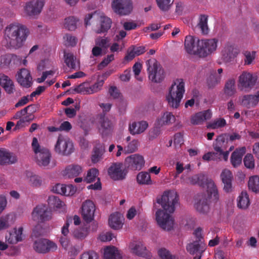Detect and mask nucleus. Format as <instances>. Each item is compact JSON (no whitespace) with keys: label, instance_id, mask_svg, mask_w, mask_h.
Wrapping results in <instances>:
<instances>
[{"label":"nucleus","instance_id":"1","mask_svg":"<svg viewBox=\"0 0 259 259\" xmlns=\"http://www.w3.org/2000/svg\"><path fill=\"white\" fill-rule=\"evenodd\" d=\"M178 201L179 195L174 191L165 192L161 198L157 200V203L161 204L163 209H159L156 212V220L162 229L169 231L173 228L174 220L170 214L174 212Z\"/></svg>","mask_w":259,"mask_h":259},{"label":"nucleus","instance_id":"2","mask_svg":"<svg viewBox=\"0 0 259 259\" xmlns=\"http://www.w3.org/2000/svg\"><path fill=\"white\" fill-rule=\"evenodd\" d=\"M5 33L8 38V44L10 48L18 49L26 40L29 31L24 25L18 23H12L7 26Z\"/></svg>","mask_w":259,"mask_h":259},{"label":"nucleus","instance_id":"3","mask_svg":"<svg viewBox=\"0 0 259 259\" xmlns=\"http://www.w3.org/2000/svg\"><path fill=\"white\" fill-rule=\"evenodd\" d=\"M185 83L182 78L176 79L171 84L166 100L169 106L177 108L185 93Z\"/></svg>","mask_w":259,"mask_h":259},{"label":"nucleus","instance_id":"4","mask_svg":"<svg viewBox=\"0 0 259 259\" xmlns=\"http://www.w3.org/2000/svg\"><path fill=\"white\" fill-rule=\"evenodd\" d=\"M32 150L34 153L36 163L40 167L47 166L51 160V154L50 151L40 146L36 138L34 137L31 143Z\"/></svg>","mask_w":259,"mask_h":259},{"label":"nucleus","instance_id":"5","mask_svg":"<svg viewBox=\"0 0 259 259\" xmlns=\"http://www.w3.org/2000/svg\"><path fill=\"white\" fill-rule=\"evenodd\" d=\"M149 78L154 82H160L164 78V71L155 59H151L146 62Z\"/></svg>","mask_w":259,"mask_h":259},{"label":"nucleus","instance_id":"6","mask_svg":"<svg viewBox=\"0 0 259 259\" xmlns=\"http://www.w3.org/2000/svg\"><path fill=\"white\" fill-rule=\"evenodd\" d=\"M55 150L59 154L69 155L74 150L73 143L68 137L59 135L55 146Z\"/></svg>","mask_w":259,"mask_h":259},{"label":"nucleus","instance_id":"7","mask_svg":"<svg viewBox=\"0 0 259 259\" xmlns=\"http://www.w3.org/2000/svg\"><path fill=\"white\" fill-rule=\"evenodd\" d=\"M31 217L33 221L44 223L52 219V212L46 205L41 204L33 208Z\"/></svg>","mask_w":259,"mask_h":259},{"label":"nucleus","instance_id":"8","mask_svg":"<svg viewBox=\"0 0 259 259\" xmlns=\"http://www.w3.org/2000/svg\"><path fill=\"white\" fill-rule=\"evenodd\" d=\"M111 6L113 12L120 16L129 15L133 8L131 0H112Z\"/></svg>","mask_w":259,"mask_h":259},{"label":"nucleus","instance_id":"9","mask_svg":"<svg viewBox=\"0 0 259 259\" xmlns=\"http://www.w3.org/2000/svg\"><path fill=\"white\" fill-rule=\"evenodd\" d=\"M197 176L199 177L198 185L202 187L206 186L207 193L212 196L214 200L218 201L219 194L214 182L211 179H207L206 176L203 174H198Z\"/></svg>","mask_w":259,"mask_h":259},{"label":"nucleus","instance_id":"10","mask_svg":"<svg viewBox=\"0 0 259 259\" xmlns=\"http://www.w3.org/2000/svg\"><path fill=\"white\" fill-rule=\"evenodd\" d=\"M257 78L252 73L244 71L239 77L238 87L243 91H249L255 84Z\"/></svg>","mask_w":259,"mask_h":259},{"label":"nucleus","instance_id":"11","mask_svg":"<svg viewBox=\"0 0 259 259\" xmlns=\"http://www.w3.org/2000/svg\"><path fill=\"white\" fill-rule=\"evenodd\" d=\"M218 40L216 38L201 39L200 41L199 56L205 57L214 52L218 46Z\"/></svg>","mask_w":259,"mask_h":259},{"label":"nucleus","instance_id":"12","mask_svg":"<svg viewBox=\"0 0 259 259\" xmlns=\"http://www.w3.org/2000/svg\"><path fill=\"white\" fill-rule=\"evenodd\" d=\"M98 129L102 137L109 135L113 129L112 122L106 116L105 113L98 114L96 118Z\"/></svg>","mask_w":259,"mask_h":259},{"label":"nucleus","instance_id":"13","mask_svg":"<svg viewBox=\"0 0 259 259\" xmlns=\"http://www.w3.org/2000/svg\"><path fill=\"white\" fill-rule=\"evenodd\" d=\"M105 78H98L97 81L93 85L88 86L85 83H82L75 88L74 91L82 94H92L101 90L104 83Z\"/></svg>","mask_w":259,"mask_h":259},{"label":"nucleus","instance_id":"14","mask_svg":"<svg viewBox=\"0 0 259 259\" xmlns=\"http://www.w3.org/2000/svg\"><path fill=\"white\" fill-rule=\"evenodd\" d=\"M33 248L38 253H46L56 250L57 245L55 243L48 239H40L34 241Z\"/></svg>","mask_w":259,"mask_h":259},{"label":"nucleus","instance_id":"15","mask_svg":"<svg viewBox=\"0 0 259 259\" xmlns=\"http://www.w3.org/2000/svg\"><path fill=\"white\" fill-rule=\"evenodd\" d=\"M44 4V0H32L26 3L25 12L28 16L34 17L41 13Z\"/></svg>","mask_w":259,"mask_h":259},{"label":"nucleus","instance_id":"16","mask_svg":"<svg viewBox=\"0 0 259 259\" xmlns=\"http://www.w3.org/2000/svg\"><path fill=\"white\" fill-rule=\"evenodd\" d=\"M124 163L126 166L132 170H140L144 165L145 160L142 155L135 154L127 157Z\"/></svg>","mask_w":259,"mask_h":259},{"label":"nucleus","instance_id":"17","mask_svg":"<svg viewBox=\"0 0 259 259\" xmlns=\"http://www.w3.org/2000/svg\"><path fill=\"white\" fill-rule=\"evenodd\" d=\"M200 40L191 35L186 36L185 39L186 51L189 54L199 55Z\"/></svg>","mask_w":259,"mask_h":259},{"label":"nucleus","instance_id":"18","mask_svg":"<svg viewBox=\"0 0 259 259\" xmlns=\"http://www.w3.org/2000/svg\"><path fill=\"white\" fill-rule=\"evenodd\" d=\"M211 197L213 200L212 196L210 194L206 195L205 194H201L198 196V200L195 203L194 206L196 210L200 213L206 214L209 211V200ZM215 201H216L215 200Z\"/></svg>","mask_w":259,"mask_h":259},{"label":"nucleus","instance_id":"19","mask_svg":"<svg viewBox=\"0 0 259 259\" xmlns=\"http://www.w3.org/2000/svg\"><path fill=\"white\" fill-rule=\"evenodd\" d=\"M21 58L13 54H7L0 57V66L3 68L18 65L21 63Z\"/></svg>","mask_w":259,"mask_h":259},{"label":"nucleus","instance_id":"20","mask_svg":"<svg viewBox=\"0 0 259 259\" xmlns=\"http://www.w3.org/2000/svg\"><path fill=\"white\" fill-rule=\"evenodd\" d=\"M95 206L94 203L90 200H86L82 205V215L87 223L91 222L94 219Z\"/></svg>","mask_w":259,"mask_h":259},{"label":"nucleus","instance_id":"21","mask_svg":"<svg viewBox=\"0 0 259 259\" xmlns=\"http://www.w3.org/2000/svg\"><path fill=\"white\" fill-rule=\"evenodd\" d=\"M122 164L121 163H114L108 169V174L110 178L114 180H122L125 179L126 172L122 169Z\"/></svg>","mask_w":259,"mask_h":259},{"label":"nucleus","instance_id":"22","mask_svg":"<svg viewBox=\"0 0 259 259\" xmlns=\"http://www.w3.org/2000/svg\"><path fill=\"white\" fill-rule=\"evenodd\" d=\"M32 77L28 70L23 68L18 72L17 80L19 83L23 87L28 88L32 84Z\"/></svg>","mask_w":259,"mask_h":259},{"label":"nucleus","instance_id":"23","mask_svg":"<svg viewBox=\"0 0 259 259\" xmlns=\"http://www.w3.org/2000/svg\"><path fill=\"white\" fill-rule=\"evenodd\" d=\"M221 178L224 184V190L227 193L231 192L233 190L232 180L233 176L231 171L225 169L223 170L221 174Z\"/></svg>","mask_w":259,"mask_h":259},{"label":"nucleus","instance_id":"24","mask_svg":"<svg viewBox=\"0 0 259 259\" xmlns=\"http://www.w3.org/2000/svg\"><path fill=\"white\" fill-rule=\"evenodd\" d=\"M222 53L224 59L226 61H229L237 56L238 50L233 44L228 42L225 45Z\"/></svg>","mask_w":259,"mask_h":259},{"label":"nucleus","instance_id":"25","mask_svg":"<svg viewBox=\"0 0 259 259\" xmlns=\"http://www.w3.org/2000/svg\"><path fill=\"white\" fill-rule=\"evenodd\" d=\"M16 156L6 149H0V164L5 165L15 163L17 162Z\"/></svg>","mask_w":259,"mask_h":259},{"label":"nucleus","instance_id":"26","mask_svg":"<svg viewBox=\"0 0 259 259\" xmlns=\"http://www.w3.org/2000/svg\"><path fill=\"white\" fill-rule=\"evenodd\" d=\"M211 117V112L209 110L196 113L191 118V122L194 125L202 124L204 121L210 119Z\"/></svg>","mask_w":259,"mask_h":259},{"label":"nucleus","instance_id":"27","mask_svg":"<svg viewBox=\"0 0 259 259\" xmlns=\"http://www.w3.org/2000/svg\"><path fill=\"white\" fill-rule=\"evenodd\" d=\"M259 102V91L256 95H246L242 97L241 104L247 108L254 107Z\"/></svg>","mask_w":259,"mask_h":259},{"label":"nucleus","instance_id":"28","mask_svg":"<svg viewBox=\"0 0 259 259\" xmlns=\"http://www.w3.org/2000/svg\"><path fill=\"white\" fill-rule=\"evenodd\" d=\"M82 171V168L78 164L68 165L63 171V175L67 178H73L78 176Z\"/></svg>","mask_w":259,"mask_h":259},{"label":"nucleus","instance_id":"29","mask_svg":"<svg viewBox=\"0 0 259 259\" xmlns=\"http://www.w3.org/2000/svg\"><path fill=\"white\" fill-rule=\"evenodd\" d=\"M123 220V216L119 212H115L110 215L109 218V225L113 229H119L122 227Z\"/></svg>","mask_w":259,"mask_h":259},{"label":"nucleus","instance_id":"30","mask_svg":"<svg viewBox=\"0 0 259 259\" xmlns=\"http://www.w3.org/2000/svg\"><path fill=\"white\" fill-rule=\"evenodd\" d=\"M0 85L8 94L14 93L15 86L13 81L9 76L3 73L0 74Z\"/></svg>","mask_w":259,"mask_h":259},{"label":"nucleus","instance_id":"31","mask_svg":"<svg viewBox=\"0 0 259 259\" xmlns=\"http://www.w3.org/2000/svg\"><path fill=\"white\" fill-rule=\"evenodd\" d=\"M246 152V148L242 147L236 149L231 154V162L234 167H238L242 162L243 155Z\"/></svg>","mask_w":259,"mask_h":259},{"label":"nucleus","instance_id":"32","mask_svg":"<svg viewBox=\"0 0 259 259\" xmlns=\"http://www.w3.org/2000/svg\"><path fill=\"white\" fill-rule=\"evenodd\" d=\"M146 121L134 122L129 125V131L132 135L140 134L144 132L148 127Z\"/></svg>","mask_w":259,"mask_h":259},{"label":"nucleus","instance_id":"33","mask_svg":"<svg viewBox=\"0 0 259 259\" xmlns=\"http://www.w3.org/2000/svg\"><path fill=\"white\" fill-rule=\"evenodd\" d=\"M130 247L132 252L138 256H145L147 255L146 247L141 242H133L130 244Z\"/></svg>","mask_w":259,"mask_h":259},{"label":"nucleus","instance_id":"34","mask_svg":"<svg viewBox=\"0 0 259 259\" xmlns=\"http://www.w3.org/2000/svg\"><path fill=\"white\" fill-rule=\"evenodd\" d=\"M104 257L106 259H121L119 251L114 246H107L104 249Z\"/></svg>","mask_w":259,"mask_h":259},{"label":"nucleus","instance_id":"35","mask_svg":"<svg viewBox=\"0 0 259 259\" xmlns=\"http://www.w3.org/2000/svg\"><path fill=\"white\" fill-rule=\"evenodd\" d=\"M235 83V80L233 78H230L227 80L224 88V92L226 96L231 97L236 94Z\"/></svg>","mask_w":259,"mask_h":259},{"label":"nucleus","instance_id":"36","mask_svg":"<svg viewBox=\"0 0 259 259\" xmlns=\"http://www.w3.org/2000/svg\"><path fill=\"white\" fill-rule=\"evenodd\" d=\"M176 120L175 116L168 112H165L160 119L157 121V125L162 126L164 125H170L174 123Z\"/></svg>","mask_w":259,"mask_h":259},{"label":"nucleus","instance_id":"37","mask_svg":"<svg viewBox=\"0 0 259 259\" xmlns=\"http://www.w3.org/2000/svg\"><path fill=\"white\" fill-rule=\"evenodd\" d=\"M237 206L238 208L245 209L250 205L249 196L246 191H242L237 198Z\"/></svg>","mask_w":259,"mask_h":259},{"label":"nucleus","instance_id":"38","mask_svg":"<svg viewBox=\"0 0 259 259\" xmlns=\"http://www.w3.org/2000/svg\"><path fill=\"white\" fill-rule=\"evenodd\" d=\"M48 205L50 208L54 209L61 208L64 205V202L56 196H50L48 199Z\"/></svg>","mask_w":259,"mask_h":259},{"label":"nucleus","instance_id":"39","mask_svg":"<svg viewBox=\"0 0 259 259\" xmlns=\"http://www.w3.org/2000/svg\"><path fill=\"white\" fill-rule=\"evenodd\" d=\"M137 182L141 185H151L152 181L151 179L150 174L145 171L139 172L137 176Z\"/></svg>","mask_w":259,"mask_h":259},{"label":"nucleus","instance_id":"40","mask_svg":"<svg viewBox=\"0 0 259 259\" xmlns=\"http://www.w3.org/2000/svg\"><path fill=\"white\" fill-rule=\"evenodd\" d=\"M100 23V28L97 31V33L107 32L111 27L112 21L109 17L104 16L101 17Z\"/></svg>","mask_w":259,"mask_h":259},{"label":"nucleus","instance_id":"41","mask_svg":"<svg viewBox=\"0 0 259 259\" xmlns=\"http://www.w3.org/2000/svg\"><path fill=\"white\" fill-rule=\"evenodd\" d=\"M104 151V147L101 144H98L94 148L93 154L92 156V161L93 163L98 162L101 158Z\"/></svg>","mask_w":259,"mask_h":259},{"label":"nucleus","instance_id":"42","mask_svg":"<svg viewBox=\"0 0 259 259\" xmlns=\"http://www.w3.org/2000/svg\"><path fill=\"white\" fill-rule=\"evenodd\" d=\"M23 228L20 227L18 230H15L13 233H10V237L8 242L11 244H16L22 240Z\"/></svg>","mask_w":259,"mask_h":259},{"label":"nucleus","instance_id":"43","mask_svg":"<svg viewBox=\"0 0 259 259\" xmlns=\"http://www.w3.org/2000/svg\"><path fill=\"white\" fill-rule=\"evenodd\" d=\"M249 189L254 192H259V176H253L250 177L248 183Z\"/></svg>","mask_w":259,"mask_h":259},{"label":"nucleus","instance_id":"44","mask_svg":"<svg viewBox=\"0 0 259 259\" xmlns=\"http://www.w3.org/2000/svg\"><path fill=\"white\" fill-rule=\"evenodd\" d=\"M207 21L208 17L207 16L205 15H200L198 26L201 29L202 33L204 34H206L208 32Z\"/></svg>","mask_w":259,"mask_h":259},{"label":"nucleus","instance_id":"45","mask_svg":"<svg viewBox=\"0 0 259 259\" xmlns=\"http://www.w3.org/2000/svg\"><path fill=\"white\" fill-rule=\"evenodd\" d=\"M64 58L65 63L69 68L72 69H76V58L74 57L73 54L71 53L65 54Z\"/></svg>","mask_w":259,"mask_h":259},{"label":"nucleus","instance_id":"46","mask_svg":"<svg viewBox=\"0 0 259 259\" xmlns=\"http://www.w3.org/2000/svg\"><path fill=\"white\" fill-rule=\"evenodd\" d=\"M77 21V20L74 17H69L65 19L64 27L68 30H74L76 28Z\"/></svg>","mask_w":259,"mask_h":259},{"label":"nucleus","instance_id":"47","mask_svg":"<svg viewBox=\"0 0 259 259\" xmlns=\"http://www.w3.org/2000/svg\"><path fill=\"white\" fill-rule=\"evenodd\" d=\"M99 174L98 170L97 168H93L90 169L87 174V176L83 181L87 183H90L95 181Z\"/></svg>","mask_w":259,"mask_h":259},{"label":"nucleus","instance_id":"48","mask_svg":"<svg viewBox=\"0 0 259 259\" xmlns=\"http://www.w3.org/2000/svg\"><path fill=\"white\" fill-rule=\"evenodd\" d=\"M200 244L199 242L197 241H194L193 243H191L189 244L186 247L187 251L192 254H194L197 253H202L203 252V250H200Z\"/></svg>","mask_w":259,"mask_h":259},{"label":"nucleus","instance_id":"49","mask_svg":"<svg viewBox=\"0 0 259 259\" xmlns=\"http://www.w3.org/2000/svg\"><path fill=\"white\" fill-rule=\"evenodd\" d=\"M88 235V230L86 228L77 229L74 230L73 232V236L77 239H83L86 237Z\"/></svg>","mask_w":259,"mask_h":259},{"label":"nucleus","instance_id":"50","mask_svg":"<svg viewBox=\"0 0 259 259\" xmlns=\"http://www.w3.org/2000/svg\"><path fill=\"white\" fill-rule=\"evenodd\" d=\"M226 121L224 118H219L207 125L208 128L215 129L219 127H224L226 125Z\"/></svg>","mask_w":259,"mask_h":259},{"label":"nucleus","instance_id":"51","mask_svg":"<svg viewBox=\"0 0 259 259\" xmlns=\"http://www.w3.org/2000/svg\"><path fill=\"white\" fill-rule=\"evenodd\" d=\"M221 76L216 74H211L207 79V84L209 88H213L218 84L221 80Z\"/></svg>","mask_w":259,"mask_h":259},{"label":"nucleus","instance_id":"52","mask_svg":"<svg viewBox=\"0 0 259 259\" xmlns=\"http://www.w3.org/2000/svg\"><path fill=\"white\" fill-rule=\"evenodd\" d=\"M63 39L64 40L65 45L66 46L73 47L75 46L77 43L76 38L69 34H66L63 36Z\"/></svg>","mask_w":259,"mask_h":259},{"label":"nucleus","instance_id":"53","mask_svg":"<svg viewBox=\"0 0 259 259\" xmlns=\"http://www.w3.org/2000/svg\"><path fill=\"white\" fill-rule=\"evenodd\" d=\"M109 42L110 39L108 37H99L95 40L96 45L103 49L108 48Z\"/></svg>","mask_w":259,"mask_h":259},{"label":"nucleus","instance_id":"54","mask_svg":"<svg viewBox=\"0 0 259 259\" xmlns=\"http://www.w3.org/2000/svg\"><path fill=\"white\" fill-rule=\"evenodd\" d=\"M158 253L161 259H176L175 256L172 255L169 250L165 248L159 249Z\"/></svg>","mask_w":259,"mask_h":259},{"label":"nucleus","instance_id":"55","mask_svg":"<svg viewBox=\"0 0 259 259\" xmlns=\"http://www.w3.org/2000/svg\"><path fill=\"white\" fill-rule=\"evenodd\" d=\"M244 164L248 168H253L254 167L253 156L251 154H247L244 158Z\"/></svg>","mask_w":259,"mask_h":259},{"label":"nucleus","instance_id":"56","mask_svg":"<svg viewBox=\"0 0 259 259\" xmlns=\"http://www.w3.org/2000/svg\"><path fill=\"white\" fill-rule=\"evenodd\" d=\"M159 8L163 11H167L172 3L171 0H156Z\"/></svg>","mask_w":259,"mask_h":259},{"label":"nucleus","instance_id":"57","mask_svg":"<svg viewBox=\"0 0 259 259\" xmlns=\"http://www.w3.org/2000/svg\"><path fill=\"white\" fill-rule=\"evenodd\" d=\"M34 118V116L31 114L27 115L22 118L19 119V120L17 121L16 127L19 128L20 127L24 126V123L26 122H30Z\"/></svg>","mask_w":259,"mask_h":259},{"label":"nucleus","instance_id":"58","mask_svg":"<svg viewBox=\"0 0 259 259\" xmlns=\"http://www.w3.org/2000/svg\"><path fill=\"white\" fill-rule=\"evenodd\" d=\"M255 52H252L251 53L248 51H246L244 53V56H245V64H250L253 60L255 58Z\"/></svg>","mask_w":259,"mask_h":259},{"label":"nucleus","instance_id":"59","mask_svg":"<svg viewBox=\"0 0 259 259\" xmlns=\"http://www.w3.org/2000/svg\"><path fill=\"white\" fill-rule=\"evenodd\" d=\"M98 255L97 253L93 251H90L82 253L80 259H98Z\"/></svg>","mask_w":259,"mask_h":259},{"label":"nucleus","instance_id":"60","mask_svg":"<svg viewBox=\"0 0 259 259\" xmlns=\"http://www.w3.org/2000/svg\"><path fill=\"white\" fill-rule=\"evenodd\" d=\"M216 142L219 145L221 146H223L225 143H228L229 142L228 139V134L219 135L216 139Z\"/></svg>","mask_w":259,"mask_h":259},{"label":"nucleus","instance_id":"61","mask_svg":"<svg viewBox=\"0 0 259 259\" xmlns=\"http://www.w3.org/2000/svg\"><path fill=\"white\" fill-rule=\"evenodd\" d=\"M110 96L114 99H117L120 97V93L115 86H111L108 91Z\"/></svg>","mask_w":259,"mask_h":259},{"label":"nucleus","instance_id":"62","mask_svg":"<svg viewBox=\"0 0 259 259\" xmlns=\"http://www.w3.org/2000/svg\"><path fill=\"white\" fill-rule=\"evenodd\" d=\"M53 191H55L57 193L64 195L66 192V188L65 185L57 184L53 188Z\"/></svg>","mask_w":259,"mask_h":259},{"label":"nucleus","instance_id":"63","mask_svg":"<svg viewBox=\"0 0 259 259\" xmlns=\"http://www.w3.org/2000/svg\"><path fill=\"white\" fill-rule=\"evenodd\" d=\"M30 181L33 186L38 187L41 185L42 183L41 179L40 177L36 175H33L30 178Z\"/></svg>","mask_w":259,"mask_h":259},{"label":"nucleus","instance_id":"64","mask_svg":"<svg viewBox=\"0 0 259 259\" xmlns=\"http://www.w3.org/2000/svg\"><path fill=\"white\" fill-rule=\"evenodd\" d=\"M113 237V234L111 232H108L101 234L99 239L102 242H106L111 240Z\"/></svg>","mask_w":259,"mask_h":259}]
</instances>
